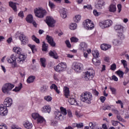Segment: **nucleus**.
I'll list each match as a JSON object with an SVG mask.
<instances>
[{"instance_id":"nucleus-46","label":"nucleus","mask_w":129,"mask_h":129,"mask_svg":"<svg viewBox=\"0 0 129 129\" xmlns=\"http://www.w3.org/2000/svg\"><path fill=\"white\" fill-rule=\"evenodd\" d=\"M32 39L33 41L35 42V43H36L37 44H40V39L37 38L35 35H33L32 36Z\"/></svg>"},{"instance_id":"nucleus-9","label":"nucleus","mask_w":129,"mask_h":129,"mask_svg":"<svg viewBox=\"0 0 129 129\" xmlns=\"http://www.w3.org/2000/svg\"><path fill=\"white\" fill-rule=\"evenodd\" d=\"M83 25L86 30H91L94 29V23L90 19L85 20L83 23Z\"/></svg>"},{"instance_id":"nucleus-27","label":"nucleus","mask_w":129,"mask_h":129,"mask_svg":"<svg viewBox=\"0 0 129 129\" xmlns=\"http://www.w3.org/2000/svg\"><path fill=\"white\" fill-rule=\"evenodd\" d=\"M93 64L95 65V66H99L101 64L100 60L97 59V58H93L92 59Z\"/></svg>"},{"instance_id":"nucleus-60","label":"nucleus","mask_w":129,"mask_h":129,"mask_svg":"<svg viewBox=\"0 0 129 129\" xmlns=\"http://www.w3.org/2000/svg\"><path fill=\"white\" fill-rule=\"evenodd\" d=\"M75 115H76V116H77V117H81V116L83 115L82 113H80V112L77 111H76Z\"/></svg>"},{"instance_id":"nucleus-32","label":"nucleus","mask_w":129,"mask_h":129,"mask_svg":"<svg viewBox=\"0 0 129 129\" xmlns=\"http://www.w3.org/2000/svg\"><path fill=\"white\" fill-rule=\"evenodd\" d=\"M112 43L114 46H120V41L118 40L117 39H114L112 40Z\"/></svg>"},{"instance_id":"nucleus-50","label":"nucleus","mask_w":129,"mask_h":129,"mask_svg":"<svg viewBox=\"0 0 129 129\" xmlns=\"http://www.w3.org/2000/svg\"><path fill=\"white\" fill-rule=\"evenodd\" d=\"M111 111H112L113 113H115V114H119V112L114 106H113V108H112Z\"/></svg>"},{"instance_id":"nucleus-48","label":"nucleus","mask_w":129,"mask_h":129,"mask_svg":"<svg viewBox=\"0 0 129 129\" xmlns=\"http://www.w3.org/2000/svg\"><path fill=\"white\" fill-rule=\"evenodd\" d=\"M79 40V39H78V38H77L76 37H72L71 38V43H77Z\"/></svg>"},{"instance_id":"nucleus-45","label":"nucleus","mask_w":129,"mask_h":129,"mask_svg":"<svg viewBox=\"0 0 129 129\" xmlns=\"http://www.w3.org/2000/svg\"><path fill=\"white\" fill-rule=\"evenodd\" d=\"M109 89L111 91V93L113 94V95H116V89L110 86L109 87Z\"/></svg>"},{"instance_id":"nucleus-33","label":"nucleus","mask_w":129,"mask_h":129,"mask_svg":"<svg viewBox=\"0 0 129 129\" xmlns=\"http://www.w3.org/2000/svg\"><path fill=\"white\" fill-rule=\"evenodd\" d=\"M81 20V15H77L73 18V21L75 23H79Z\"/></svg>"},{"instance_id":"nucleus-55","label":"nucleus","mask_w":129,"mask_h":129,"mask_svg":"<svg viewBox=\"0 0 129 129\" xmlns=\"http://www.w3.org/2000/svg\"><path fill=\"white\" fill-rule=\"evenodd\" d=\"M113 106V105L107 106L104 108V110H106V109L108 110H112Z\"/></svg>"},{"instance_id":"nucleus-44","label":"nucleus","mask_w":129,"mask_h":129,"mask_svg":"<svg viewBox=\"0 0 129 129\" xmlns=\"http://www.w3.org/2000/svg\"><path fill=\"white\" fill-rule=\"evenodd\" d=\"M28 46L31 49L32 53H35L36 51V45H32V44H28Z\"/></svg>"},{"instance_id":"nucleus-52","label":"nucleus","mask_w":129,"mask_h":129,"mask_svg":"<svg viewBox=\"0 0 129 129\" xmlns=\"http://www.w3.org/2000/svg\"><path fill=\"white\" fill-rule=\"evenodd\" d=\"M121 63L122 64L124 68L127 67V61L124 59L121 60Z\"/></svg>"},{"instance_id":"nucleus-38","label":"nucleus","mask_w":129,"mask_h":129,"mask_svg":"<svg viewBox=\"0 0 129 129\" xmlns=\"http://www.w3.org/2000/svg\"><path fill=\"white\" fill-rule=\"evenodd\" d=\"M35 79V76H31L27 79V83H32V82H34Z\"/></svg>"},{"instance_id":"nucleus-63","label":"nucleus","mask_w":129,"mask_h":129,"mask_svg":"<svg viewBox=\"0 0 129 129\" xmlns=\"http://www.w3.org/2000/svg\"><path fill=\"white\" fill-rule=\"evenodd\" d=\"M93 14L95 17H98L100 15V13L97 12V10H94Z\"/></svg>"},{"instance_id":"nucleus-18","label":"nucleus","mask_w":129,"mask_h":129,"mask_svg":"<svg viewBox=\"0 0 129 129\" xmlns=\"http://www.w3.org/2000/svg\"><path fill=\"white\" fill-rule=\"evenodd\" d=\"M46 39L47 40L48 43H49L52 47H55V46H56V43L54 42V40L51 36L47 35Z\"/></svg>"},{"instance_id":"nucleus-12","label":"nucleus","mask_w":129,"mask_h":129,"mask_svg":"<svg viewBox=\"0 0 129 129\" xmlns=\"http://www.w3.org/2000/svg\"><path fill=\"white\" fill-rule=\"evenodd\" d=\"M46 23L49 27L53 28L55 27V23H56V21L54 20L53 17L51 16H48L46 17Z\"/></svg>"},{"instance_id":"nucleus-11","label":"nucleus","mask_w":129,"mask_h":129,"mask_svg":"<svg viewBox=\"0 0 129 129\" xmlns=\"http://www.w3.org/2000/svg\"><path fill=\"white\" fill-rule=\"evenodd\" d=\"M72 67L77 73H80V72H82V70H83V64L80 62H73Z\"/></svg>"},{"instance_id":"nucleus-10","label":"nucleus","mask_w":129,"mask_h":129,"mask_svg":"<svg viewBox=\"0 0 129 129\" xmlns=\"http://www.w3.org/2000/svg\"><path fill=\"white\" fill-rule=\"evenodd\" d=\"M112 25V21L110 20H106L104 21H100L99 23V26L101 29H107L109 27H111Z\"/></svg>"},{"instance_id":"nucleus-49","label":"nucleus","mask_w":129,"mask_h":129,"mask_svg":"<svg viewBox=\"0 0 129 129\" xmlns=\"http://www.w3.org/2000/svg\"><path fill=\"white\" fill-rule=\"evenodd\" d=\"M117 75H118V76L120 78H122V77H123V74H124V73L122 72V71H117L116 72Z\"/></svg>"},{"instance_id":"nucleus-41","label":"nucleus","mask_w":129,"mask_h":129,"mask_svg":"<svg viewBox=\"0 0 129 129\" xmlns=\"http://www.w3.org/2000/svg\"><path fill=\"white\" fill-rule=\"evenodd\" d=\"M42 43V51L46 52L48 50V44H46L44 41Z\"/></svg>"},{"instance_id":"nucleus-3","label":"nucleus","mask_w":129,"mask_h":129,"mask_svg":"<svg viewBox=\"0 0 129 129\" xmlns=\"http://www.w3.org/2000/svg\"><path fill=\"white\" fill-rule=\"evenodd\" d=\"M92 99V94L90 92L83 93L80 96V100L87 104H91Z\"/></svg>"},{"instance_id":"nucleus-8","label":"nucleus","mask_w":129,"mask_h":129,"mask_svg":"<svg viewBox=\"0 0 129 129\" xmlns=\"http://www.w3.org/2000/svg\"><path fill=\"white\" fill-rule=\"evenodd\" d=\"M54 69L56 72H58L59 73L64 72L67 69V64L66 62L59 63L56 66L54 67Z\"/></svg>"},{"instance_id":"nucleus-17","label":"nucleus","mask_w":129,"mask_h":129,"mask_svg":"<svg viewBox=\"0 0 129 129\" xmlns=\"http://www.w3.org/2000/svg\"><path fill=\"white\" fill-rule=\"evenodd\" d=\"M88 45L85 42H81L79 45V49L82 52H86Z\"/></svg>"},{"instance_id":"nucleus-56","label":"nucleus","mask_w":129,"mask_h":129,"mask_svg":"<svg viewBox=\"0 0 129 129\" xmlns=\"http://www.w3.org/2000/svg\"><path fill=\"white\" fill-rule=\"evenodd\" d=\"M110 69L112 70V71H114L115 69H116V64H115V63L112 64L110 66Z\"/></svg>"},{"instance_id":"nucleus-25","label":"nucleus","mask_w":129,"mask_h":129,"mask_svg":"<svg viewBox=\"0 0 129 129\" xmlns=\"http://www.w3.org/2000/svg\"><path fill=\"white\" fill-rule=\"evenodd\" d=\"M26 21L27 22V23H29L30 24L33 23V22H34L33 15H32V14L28 15L26 18Z\"/></svg>"},{"instance_id":"nucleus-13","label":"nucleus","mask_w":129,"mask_h":129,"mask_svg":"<svg viewBox=\"0 0 129 129\" xmlns=\"http://www.w3.org/2000/svg\"><path fill=\"white\" fill-rule=\"evenodd\" d=\"M105 6V2L103 0H97L95 4V7L98 10H102V8Z\"/></svg>"},{"instance_id":"nucleus-53","label":"nucleus","mask_w":129,"mask_h":129,"mask_svg":"<svg viewBox=\"0 0 129 129\" xmlns=\"http://www.w3.org/2000/svg\"><path fill=\"white\" fill-rule=\"evenodd\" d=\"M8 125L5 123H2L0 124V129H8Z\"/></svg>"},{"instance_id":"nucleus-24","label":"nucleus","mask_w":129,"mask_h":129,"mask_svg":"<svg viewBox=\"0 0 129 129\" xmlns=\"http://www.w3.org/2000/svg\"><path fill=\"white\" fill-rule=\"evenodd\" d=\"M63 92L65 97L69 98V97H70V91H69V88L67 87H64L63 88Z\"/></svg>"},{"instance_id":"nucleus-40","label":"nucleus","mask_w":129,"mask_h":129,"mask_svg":"<svg viewBox=\"0 0 129 129\" xmlns=\"http://www.w3.org/2000/svg\"><path fill=\"white\" fill-rule=\"evenodd\" d=\"M123 32H118L117 36L120 39V40H124V35L123 34Z\"/></svg>"},{"instance_id":"nucleus-39","label":"nucleus","mask_w":129,"mask_h":129,"mask_svg":"<svg viewBox=\"0 0 129 129\" xmlns=\"http://www.w3.org/2000/svg\"><path fill=\"white\" fill-rule=\"evenodd\" d=\"M31 116L32 117H33L34 119H35V120H37L39 118V117L40 116V114H39V113L34 112L32 113Z\"/></svg>"},{"instance_id":"nucleus-15","label":"nucleus","mask_w":129,"mask_h":129,"mask_svg":"<svg viewBox=\"0 0 129 129\" xmlns=\"http://www.w3.org/2000/svg\"><path fill=\"white\" fill-rule=\"evenodd\" d=\"M13 105V99L11 97L6 98L4 102V106L6 107H11Z\"/></svg>"},{"instance_id":"nucleus-16","label":"nucleus","mask_w":129,"mask_h":129,"mask_svg":"<svg viewBox=\"0 0 129 129\" xmlns=\"http://www.w3.org/2000/svg\"><path fill=\"white\" fill-rule=\"evenodd\" d=\"M41 112L43 113H50L51 112V106L49 105H45L41 108Z\"/></svg>"},{"instance_id":"nucleus-42","label":"nucleus","mask_w":129,"mask_h":129,"mask_svg":"<svg viewBox=\"0 0 129 129\" xmlns=\"http://www.w3.org/2000/svg\"><path fill=\"white\" fill-rule=\"evenodd\" d=\"M48 6L51 10H53L56 8V5L51 1L48 2Z\"/></svg>"},{"instance_id":"nucleus-26","label":"nucleus","mask_w":129,"mask_h":129,"mask_svg":"<svg viewBox=\"0 0 129 129\" xmlns=\"http://www.w3.org/2000/svg\"><path fill=\"white\" fill-rule=\"evenodd\" d=\"M50 89H54L55 91L57 93V94H60V90L58 89V87H57L56 85L55 84H53L50 86Z\"/></svg>"},{"instance_id":"nucleus-4","label":"nucleus","mask_w":129,"mask_h":129,"mask_svg":"<svg viewBox=\"0 0 129 129\" xmlns=\"http://www.w3.org/2000/svg\"><path fill=\"white\" fill-rule=\"evenodd\" d=\"M15 37L16 39L19 38L21 44L22 45H26L29 43V38H28V36H26L23 32L20 31L17 32L15 34Z\"/></svg>"},{"instance_id":"nucleus-59","label":"nucleus","mask_w":129,"mask_h":129,"mask_svg":"<svg viewBox=\"0 0 129 129\" xmlns=\"http://www.w3.org/2000/svg\"><path fill=\"white\" fill-rule=\"evenodd\" d=\"M18 16H19L20 18H21V19H23L24 17H25V15H24V12L23 11H20L18 13Z\"/></svg>"},{"instance_id":"nucleus-20","label":"nucleus","mask_w":129,"mask_h":129,"mask_svg":"<svg viewBox=\"0 0 129 129\" xmlns=\"http://www.w3.org/2000/svg\"><path fill=\"white\" fill-rule=\"evenodd\" d=\"M100 48L101 50H103V51H106L107 50H109V49H111V45L107 44H102L101 45Z\"/></svg>"},{"instance_id":"nucleus-21","label":"nucleus","mask_w":129,"mask_h":129,"mask_svg":"<svg viewBox=\"0 0 129 129\" xmlns=\"http://www.w3.org/2000/svg\"><path fill=\"white\" fill-rule=\"evenodd\" d=\"M36 120L37 121V123H40V124H42V125L46 124V120L42 116L38 117Z\"/></svg>"},{"instance_id":"nucleus-51","label":"nucleus","mask_w":129,"mask_h":129,"mask_svg":"<svg viewBox=\"0 0 129 129\" xmlns=\"http://www.w3.org/2000/svg\"><path fill=\"white\" fill-rule=\"evenodd\" d=\"M11 129H22V128L16 124H13L11 126Z\"/></svg>"},{"instance_id":"nucleus-23","label":"nucleus","mask_w":129,"mask_h":129,"mask_svg":"<svg viewBox=\"0 0 129 129\" xmlns=\"http://www.w3.org/2000/svg\"><path fill=\"white\" fill-rule=\"evenodd\" d=\"M23 126L25 128L30 129L33 127V124L29 121H25L23 122Z\"/></svg>"},{"instance_id":"nucleus-19","label":"nucleus","mask_w":129,"mask_h":129,"mask_svg":"<svg viewBox=\"0 0 129 129\" xmlns=\"http://www.w3.org/2000/svg\"><path fill=\"white\" fill-rule=\"evenodd\" d=\"M110 13H115L116 12V5L115 3H111L108 8Z\"/></svg>"},{"instance_id":"nucleus-36","label":"nucleus","mask_w":129,"mask_h":129,"mask_svg":"<svg viewBox=\"0 0 129 129\" xmlns=\"http://www.w3.org/2000/svg\"><path fill=\"white\" fill-rule=\"evenodd\" d=\"M92 54L93 56V57H94V58H98V57H99V51H98V50H94L92 51Z\"/></svg>"},{"instance_id":"nucleus-34","label":"nucleus","mask_w":129,"mask_h":129,"mask_svg":"<svg viewBox=\"0 0 129 129\" xmlns=\"http://www.w3.org/2000/svg\"><path fill=\"white\" fill-rule=\"evenodd\" d=\"M49 55L50 57H52V58H54V59H58V54H57V53L55 51H50L49 52Z\"/></svg>"},{"instance_id":"nucleus-64","label":"nucleus","mask_w":129,"mask_h":129,"mask_svg":"<svg viewBox=\"0 0 129 129\" xmlns=\"http://www.w3.org/2000/svg\"><path fill=\"white\" fill-rule=\"evenodd\" d=\"M65 43L68 48H71V44H70V41L69 40H66Z\"/></svg>"},{"instance_id":"nucleus-30","label":"nucleus","mask_w":129,"mask_h":129,"mask_svg":"<svg viewBox=\"0 0 129 129\" xmlns=\"http://www.w3.org/2000/svg\"><path fill=\"white\" fill-rule=\"evenodd\" d=\"M22 88H23V84H22V83H20V85L19 86L16 87L13 90V91H14V92H20Z\"/></svg>"},{"instance_id":"nucleus-5","label":"nucleus","mask_w":129,"mask_h":129,"mask_svg":"<svg viewBox=\"0 0 129 129\" xmlns=\"http://www.w3.org/2000/svg\"><path fill=\"white\" fill-rule=\"evenodd\" d=\"M35 17L43 19L47 15V11L42 7L36 8L34 9Z\"/></svg>"},{"instance_id":"nucleus-47","label":"nucleus","mask_w":129,"mask_h":129,"mask_svg":"<svg viewBox=\"0 0 129 129\" xmlns=\"http://www.w3.org/2000/svg\"><path fill=\"white\" fill-rule=\"evenodd\" d=\"M44 100H46V101H48V102H50V101H52V97H51L50 96H45L44 97Z\"/></svg>"},{"instance_id":"nucleus-22","label":"nucleus","mask_w":129,"mask_h":129,"mask_svg":"<svg viewBox=\"0 0 129 129\" xmlns=\"http://www.w3.org/2000/svg\"><path fill=\"white\" fill-rule=\"evenodd\" d=\"M59 14L62 19H66L67 18V13L65 9L62 8L59 10Z\"/></svg>"},{"instance_id":"nucleus-61","label":"nucleus","mask_w":129,"mask_h":129,"mask_svg":"<svg viewBox=\"0 0 129 129\" xmlns=\"http://www.w3.org/2000/svg\"><path fill=\"white\" fill-rule=\"evenodd\" d=\"M106 100V98L104 96H101L100 97V100L101 102H102V103H103V102H104Z\"/></svg>"},{"instance_id":"nucleus-1","label":"nucleus","mask_w":129,"mask_h":129,"mask_svg":"<svg viewBox=\"0 0 129 129\" xmlns=\"http://www.w3.org/2000/svg\"><path fill=\"white\" fill-rule=\"evenodd\" d=\"M13 51L19 55L17 57L16 55L12 54L10 57L7 58V61L9 64H11L12 68H16L18 67V64H24V62L27 59V55L22 54V48L19 46L13 47Z\"/></svg>"},{"instance_id":"nucleus-2","label":"nucleus","mask_w":129,"mask_h":129,"mask_svg":"<svg viewBox=\"0 0 129 129\" xmlns=\"http://www.w3.org/2000/svg\"><path fill=\"white\" fill-rule=\"evenodd\" d=\"M60 111H56L54 112V116L56 119L58 120H63L65 118V116L67 115V110L66 108L60 107Z\"/></svg>"},{"instance_id":"nucleus-57","label":"nucleus","mask_w":129,"mask_h":129,"mask_svg":"<svg viewBox=\"0 0 129 129\" xmlns=\"http://www.w3.org/2000/svg\"><path fill=\"white\" fill-rule=\"evenodd\" d=\"M75 125L78 128H81V127H83V123H77L75 124Z\"/></svg>"},{"instance_id":"nucleus-35","label":"nucleus","mask_w":129,"mask_h":129,"mask_svg":"<svg viewBox=\"0 0 129 129\" xmlns=\"http://www.w3.org/2000/svg\"><path fill=\"white\" fill-rule=\"evenodd\" d=\"M69 29H70V30H73V31L76 30V29H77V24L74 23H71L69 25Z\"/></svg>"},{"instance_id":"nucleus-29","label":"nucleus","mask_w":129,"mask_h":129,"mask_svg":"<svg viewBox=\"0 0 129 129\" xmlns=\"http://www.w3.org/2000/svg\"><path fill=\"white\" fill-rule=\"evenodd\" d=\"M69 102L72 105H78V103H77L76 100H75V99L73 98H71L69 99Z\"/></svg>"},{"instance_id":"nucleus-37","label":"nucleus","mask_w":129,"mask_h":129,"mask_svg":"<svg viewBox=\"0 0 129 129\" xmlns=\"http://www.w3.org/2000/svg\"><path fill=\"white\" fill-rule=\"evenodd\" d=\"M40 63L41 66L45 68V67H46V65H47V62H46V58H40Z\"/></svg>"},{"instance_id":"nucleus-31","label":"nucleus","mask_w":129,"mask_h":129,"mask_svg":"<svg viewBox=\"0 0 129 129\" xmlns=\"http://www.w3.org/2000/svg\"><path fill=\"white\" fill-rule=\"evenodd\" d=\"M114 29L118 32H123V27L120 25H117L114 26Z\"/></svg>"},{"instance_id":"nucleus-14","label":"nucleus","mask_w":129,"mask_h":129,"mask_svg":"<svg viewBox=\"0 0 129 129\" xmlns=\"http://www.w3.org/2000/svg\"><path fill=\"white\" fill-rule=\"evenodd\" d=\"M7 107L4 106V105L0 106V115H1V116H5L8 115L9 111Z\"/></svg>"},{"instance_id":"nucleus-54","label":"nucleus","mask_w":129,"mask_h":129,"mask_svg":"<svg viewBox=\"0 0 129 129\" xmlns=\"http://www.w3.org/2000/svg\"><path fill=\"white\" fill-rule=\"evenodd\" d=\"M111 122L112 125H113V126H117L118 123H119L118 121H115V120H112Z\"/></svg>"},{"instance_id":"nucleus-6","label":"nucleus","mask_w":129,"mask_h":129,"mask_svg":"<svg viewBox=\"0 0 129 129\" xmlns=\"http://www.w3.org/2000/svg\"><path fill=\"white\" fill-rule=\"evenodd\" d=\"M95 74V72L94 70L92 68H89L88 69V71L85 72L83 77L85 79V80L88 81V80H91L94 77Z\"/></svg>"},{"instance_id":"nucleus-43","label":"nucleus","mask_w":129,"mask_h":129,"mask_svg":"<svg viewBox=\"0 0 129 129\" xmlns=\"http://www.w3.org/2000/svg\"><path fill=\"white\" fill-rule=\"evenodd\" d=\"M47 90H48V87L46 86H43L40 89V91L43 93L46 92Z\"/></svg>"},{"instance_id":"nucleus-58","label":"nucleus","mask_w":129,"mask_h":129,"mask_svg":"<svg viewBox=\"0 0 129 129\" xmlns=\"http://www.w3.org/2000/svg\"><path fill=\"white\" fill-rule=\"evenodd\" d=\"M118 120H119V121H122V122H124V119H123V118H122V117H121V116L118 115L116 116Z\"/></svg>"},{"instance_id":"nucleus-62","label":"nucleus","mask_w":129,"mask_h":129,"mask_svg":"<svg viewBox=\"0 0 129 129\" xmlns=\"http://www.w3.org/2000/svg\"><path fill=\"white\" fill-rule=\"evenodd\" d=\"M84 9H87L88 10H92V7L91 5H86L84 6Z\"/></svg>"},{"instance_id":"nucleus-28","label":"nucleus","mask_w":129,"mask_h":129,"mask_svg":"<svg viewBox=\"0 0 129 129\" xmlns=\"http://www.w3.org/2000/svg\"><path fill=\"white\" fill-rule=\"evenodd\" d=\"M9 6L13 9L14 12H17L18 10H17V5L16 3L13 2H9Z\"/></svg>"},{"instance_id":"nucleus-7","label":"nucleus","mask_w":129,"mask_h":129,"mask_svg":"<svg viewBox=\"0 0 129 129\" xmlns=\"http://www.w3.org/2000/svg\"><path fill=\"white\" fill-rule=\"evenodd\" d=\"M15 87V85L11 83H6L2 87V91L5 94H11L12 89Z\"/></svg>"}]
</instances>
